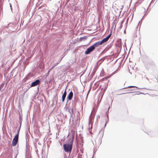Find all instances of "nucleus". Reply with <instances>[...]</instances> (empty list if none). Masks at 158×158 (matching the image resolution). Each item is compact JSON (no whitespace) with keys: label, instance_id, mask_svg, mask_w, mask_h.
I'll use <instances>...</instances> for the list:
<instances>
[{"label":"nucleus","instance_id":"nucleus-1","mask_svg":"<svg viewBox=\"0 0 158 158\" xmlns=\"http://www.w3.org/2000/svg\"><path fill=\"white\" fill-rule=\"evenodd\" d=\"M73 139H71L70 143H66L63 145L64 149L66 152L70 153L72 148Z\"/></svg>","mask_w":158,"mask_h":158},{"label":"nucleus","instance_id":"nucleus-2","mask_svg":"<svg viewBox=\"0 0 158 158\" xmlns=\"http://www.w3.org/2000/svg\"><path fill=\"white\" fill-rule=\"evenodd\" d=\"M111 35V34H110L109 35L106 37L104 38L102 41H98L95 43L93 45V46L94 47V48H95L98 47L99 46L102 45L104 43L106 42L109 39Z\"/></svg>","mask_w":158,"mask_h":158},{"label":"nucleus","instance_id":"nucleus-3","mask_svg":"<svg viewBox=\"0 0 158 158\" xmlns=\"http://www.w3.org/2000/svg\"><path fill=\"white\" fill-rule=\"evenodd\" d=\"M19 131H18L17 134L14 137L13 139L12 142V143L11 146L14 147L17 144L19 139Z\"/></svg>","mask_w":158,"mask_h":158},{"label":"nucleus","instance_id":"nucleus-4","mask_svg":"<svg viewBox=\"0 0 158 158\" xmlns=\"http://www.w3.org/2000/svg\"><path fill=\"white\" fill-rule=\"evenodd\" d=\"M94 47L93 45L91 46L87 50L85 51V54H88L93 51L94 49Z\"/></svg>","mask_w":158,"mask_h":158},{"label":"nucleus","instance_id":"nucleus-5","mask_svg":"<svg viewBox=\"0 0 158 158\" xmlns=\"http://www.w3.org/2000/svg\"><path fill=\"white\" fill-rule=\"evenodd\" d=\"M40 83V81L39 80H37L33 82L31 85V87L39 85Z\"/></svg>","mask_w":158,"mask_h":158},{"label":"nucleus","instance_id":"nucleus-6","mask_svg":"<svg viewBox=\"0 0 158 158\" xmlns=\"http://www.w3.org/2000/svg\"><path fill=\"white\" fill-rule=\"evenodd\" d=\"M73 93L72 91H71L69 93L67 97V98H68V99L70 100H71L73 98Z\"/></svg>","mask_w":158,"mask_h":158},{"label":"nucleus","instance_id":"nucleus-7","mask_svg":"<svg viewBox=\"0 0 158 158\" xmlns=\"http://www.w3.org/2000/svg\"><path fill=\"white\" fill-rule=\"evenodd\" d=\"M66 94H67V92H66V89L64 91V94L62 96V101L63 102H64L65 100V99L66 97Z\"/></svg>","mask_w":158,"mask_h":158},{"label":"nucleus","instance_id":"nucleus-8","mask_svg":"<svg viewBox=\"0 0 158 158\" xmlns=\"http://www.w3.org/2000/svg\"><path fill=\"white\" fill-rule=\"evenodd\" d=\"M109 108H110V107H109L108 109V110H107V111L106 112V115L107 116V118H108V114H109L108 110H109Z\"/></svg>","mask_w":158,"mask_h":158},{"label":"nucleus","instance_id":"nucleus-9","mask_svg":"<svg viewBox=\"0 0 158 158\" xmlns=\"http://www.w3.org/2000/svg\"><path fill=\"white\" fill-rule=\"evenodd\" d=\"M135 87L134 86H129L127 87V88H132V87Z\"/></svg>","mask_w":158,"mask_h":158},{"label":"nucleus","instance_id":"nucleus-10","mask_svg":"<svg viewBox=\"0 0 158 158\" xmlns=\"http://www.w3.org/2000/svg\"><path fill=\"white\" fill-rule=\"evenodd\" d=\"M10 7L11 9H12V6H11V5L10 4Z\"/></svg>","mask_w":158,"mask_h":158},{"label":"nucleus","instance_id":"nucleus-11","mask_svg":"<svg viewBox=\"0 0 158 158\" xmlns=\"http://www.w3.org/2000/svg\"><path fill=\"white\" fill-rule=\"evenodd\" d=\"M54 66H53V67H52L51 69H53V68H54Z\"/></svg>","mask_w":158,"mask_h":158}]
</instances>
